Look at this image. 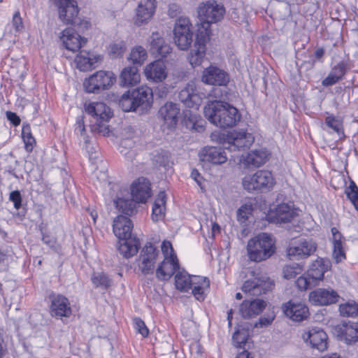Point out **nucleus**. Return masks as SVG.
<instances>
[{"label":"nucleus","instance_id":"1","mask_svg":"<svg viewBox=\"0 0 358 358\" xmlns=\"http://www.w3.org/2000/svg\"><path fill=\"white\" fill-rule=\"evenodd\" d=\"M113 233L120 239L118 250L125 258L135 255L140 247L138 238L133 236L131 231L133 223L126 216L118 215L113 221Z\"/></svg>","mask_w":358,"mask_h":358},{"label":"nucleus","instance_id":"2","mask_svg":"<svg viewBox=\"0 0 358 358\" xmlns=\"http://www.w3.org/2000/svg\"><path fill=\"white\" fill-rule=\"evenodd\" d=\"M205 117L209 122L220 128H231L241 120L238 109L227 103L210 101L203 108Z\"/></svg>","mask_w":358,"mask_h":358},{"label":"nucleus","instance_id":"3","mask_svg":"<svg viewBox=\"0 0 358 358\" xmlns=\"http://www.w3.org/2000/svg\"><path fill=\"white\" fill-rule=\"evenodd\" d=\"M86 113L91 116L90 127L92 132L108 135L107 122L113 116L110 108L103 102H92L85 106Z\"/></svg>","mask_w":358,"mask_h":358},{"label":"nucleus","instance_id":"4","mask_svg":"<svg viewBox=\"0 0 358 358\" xmlns=\"http://www.w3.org/2000/svg\"><path fill=\"white\" fill-rule=\"evenodd\" d=\"M247 250L250 259L259 262L274 254L275 242L270 234L262 233L248 241Z\"/></svg>","mask_w":358,"mask_h":358},{"label":"nucleus","instance_id":"5","mask_svg":"<svg viewBox=\"0 0 358 358\" xmlns=\"http://www.w3.org/2000/svg\"><path fill=\"white\" fill-rule=\"evenodd\" d=\"M329 262L322 258L315 260L305 274L297 278L296 286L306 290L317 286L324 278V273L329 268Z\"/></svg>","mask_w":358,"mask_h":358},{"label":"nucleus","instance_id":"6","mask_svg":"<svg viewBox=\"0 0 358 358\" xmlns=\"http://www.w3.org/2000/svg\"><path fill=\"white\" fill-rule=\"evenodd\" d=\"M225 13V9L222 4L217 3L215 1H208L203 5V47L205 43L210 41L212 34L210 28L211 23H215L221 20ZM203 49V54L204 53Z\"/></svg>","mask_w":358,"mask_h":358},{"label":"nucleus","instance_id":"7","mask_svg":"<svg viewBox=\"0 0 358 358\" xmlns=\"http://www.w3.org/2000/svg\"><path fill=\"white\" fill-rule=\"evenodd\" d=\"M220 140L224 148L234 152L249 148L254 142V137L244 130H234L227 135L223 134Z\"/></svg>","mask_w":358,"mask_h":358},{"label":"nucleus","instance_id":"8","mask_svg":"<svg viewBox=\"0 0 358 358\" xmlns=\"http://www.w3.org/2000/svg\"><path fill=\"white\" fill-rule=\"evenodd\" d=\"M274 183L271 172L266 170H260L253 175L245 176L242 181L244 189L249 192L254 190L270 189Z\"/></svg>","mask_w":358,"mask_h":358},{"label":"nucleus","instance_id":"9","mask_svg":"<svg viewBox=\"0 0 358 358\" xmlns=\"http://www.w3.org/2000/svg\"><path fill=\"white\" fill-rule=\"evenodd\" d=\"M115 81L111 71H99L86 79L83 83L85 90L90 93H98L110 87Z\"/></svg>","mask_w":358,"mask_h":358},{"label":"nucleus","instance_id":"10","mask_svg":"<svg viewBox=\"0 0 358 358\" xmlns=\"http://www.w3.org/2000/svg\"><path fill=\"white\" fill-rule=\"evenodd\" d=\"M192 24L187 17L178 18L173 29V39L176 45L181 50H187L192 42L193 32Z\"/></svg>","mask_w":358,"mask_h":358},{"label":"nucleus","instance_id":"11","mask_svg":"<svg viewBox=\"0 0 358 358\" xmlns=\"http://www.w3.org/2000/svg\"><path fill=\"white\" fill-rule=\"evenodd\" d=\"M159 255V250L152 243H148L141 250L137 259L138 270L143 275L154 273Z\"/></svg>","mask_w":358,"mask_h":358},{"label":"nucleus","instance_id":"12","mask_svg":"<svg viewBox=\"0 0 358 358\" xmlns=\"http://www.w3.org/2000/svg\"><path fill=\"white\" fill-rule=\"evenodd\" d=\"M316 250V243L311 240L301 238L292 242L287 248V256L290 260L307 258Z\"/></svg>","mask_w":358,"mask_h":358},{"label":"nucleus","instance_id":"13","mask_svg":"<svg viewBox=\"0 0 358 358\" xmlns=\"http://www.w3.org/2000/svg\"><path fill=\"white\" fill-rule=\"evenodd\" d=\"M274 283L268 277H255L252 280H246L243 286L242 291L251 296H259L272 290Z\"/></svg>","mask_w":358,"mask_h":358},{"label":"nucleus","instance_id":"14","mask_svg":"<svg viewBox=\"0 0 358 358\" xmlns=\"http://www.w3.org/2000/svg\"><path fill=\"white\" fill-rule=\"evenodd\" d=\"M178 98L186 107L198 110L201 104L200 87L191 82L180 92Z\"/></svg>","mask_w":358,"mask_h":358},{"label":"nucleus","instance_id":"15","mask_svg":"<svg viewBox=\"0 0 358 358\" xmlns=\"http://www.w3.org/2000/svg\"><path fill=\"white\" fill-rule=\"evenodd\" d=\"M302 338L313 349L319 352H324L327 349V335L320 328L315 327L306 331L302 334Z\"/></svg>","mask_w":358,"mask_h":358},{"label":"nucleus","instance_id":"16","mask_svg":"<svg viewBox=\"0 0 358 358\" xmlns=\"http://www.w3.org/2000/svg\"><path fill=\"white\" fill-rule=\"evenodd\" d=\"M282 310L288 318L295 322H301L309 316L308 308L299 301H289L282 306Z\"/></svg>","mask_w":358,"mask_h":358},{"label":"nucleus","instance_id":"17","mask_svg":"<svg viewBox=\"0 0 358 358\" xmlns=\"http://www.w3.org/2000/svg\"><path fill=\"white\" fill-rule=\"evenodd\" d=\"M252 324L246 323L244 326L240 325L234 333L232 339L234 345L238 348V355L236 358H250V353L245 350V345L249 339V331Z\"/></svg>","mask_w":358,"mask_h":358},{"label":"nucleus","instance_id":"18","mask_svg":"<svg viewBox=\"0 0 358 358\" xmlns=\"http://www.w3.org/2000/svg\"><path fill=\"white\" fill-rule=\"evenodd\" d=\"M334 333L340 340L347 343H355L358 341V323L343 321L335 326Z\"/></svg>","mask_w":358,"mask_h":358},{"label":"nucleus","instance_id":"19","mask_svg":"<svg viewBox=\"0 0 358 358\" xmlns=\"http://www.w3.org/2000/svg\"><path fill=\"white\" fill-rule=\"evenodd\" d=\"M59 17L66 24H73L78 14L77 2L74 0H57Z\"/></svg>","mask_w":358,"mask_h":358},{"label":"nucleus","instance_id":"20","mask_svg":"<svg viewBox=\"0 0 358 358\" xmlns=\"http://www.w3.org/2000/svg\"><path fill=\"white\" fill-rule=\"evenodd\" d=\"M59 38L64 47L73 52L79 50L87 43V40L85 38L81 37L71 28L65 29L61 33Z\"/></svg>","mask_w":358,"mask_h":358},{"label":"nucleus","instance_id":"21","mask_svg":"<svg viewBox=\"0 0 358 358\" xmlns=\"http://www.w3.org/2000/svg\"><path fill=\"white\" fill-rule=\"evenodd\" d=\"M203 82L212 85L225 86L229 82V76L222 69L210 66L203 71Z\"/></svg>","mask_w":358,"mask_h":358},{"label":"nucleus","instance_id":"22","mask_svg":"<svg viewBox=\"0 0 358 358\" xmlns=\"http://www.w3.org/2000/svg\"><path fill=\"white\" fill-rule=\"evenodd\" d=\"M339 296L332 289L318 288L309 294L310 301L316 306H326L337 302Z\"/></svg>","mask_w":358,"mask_h":358},{"label":"nucleus","instance_id":"23","mask_svg":"<svg viewBox=\"0 0 358 358\" xmlns=\"http://www.w3.org/2000/svg\"><path fill=\"white\" fill-rule=\"evenodd\" d=\"M50 313L55 317H69L71 313L70 303L66 297L59 294L50 295Z\"/></svg>","mask_w":358,"mask_h":358},{"label":"nucleus","instance_id":"24","mask_svg":"<svg viewBox=\"0 0 358 358\" xmlns=\"http://www.w3.org/2000/svg\"><path fill=\"white\" fill-rule=\"evenodd\" d=\"M179 269L178 258L171 257L164 258V260L155 269L156 278L161 281L169 280Z\"/></svg>","mask_w":358,"mask_h":358},{"label":"nucleus","instance_id":"25","mask_svg":"<svg viewBox=\"0 0 358 358\" xmlns=\"http://www.w3.org/2000/svg\"><path fill=\"white\" fill-rule=\"evenodd\" d=\"M180 108L176 103L167 102L159 110V115L169 129L174 128L178 121Z\"/></svg>","mask_w":358,"mask_h":358},{"label":"nucleus","instance_id":"26","mask_svg":"<svg viewBox=\"0 0 358 358\" xmlns=\"http://www.w3.org/2000/svg\"><path fill=\"white\" fill-rule=\"evenodd\" d=\"M131 194L133 199L139 203H145L151 196L150 183L145 178H138L132 184Z\"/></svg>","mask_w":358,"mask_h":358},{"label":"nucleus","instance_id":"27","mask_svg":"<svg viewBox=\"0 0 358 358\" xmlns=\"http://www.w3.org/2000/svg\"><path fill=\"white\" fill-rule=\"evenodd\" d=\"M144 73L147 79L155 83L163 81L167 77V71L164 62L158 59L148 64Z\"/></svg>","mask_w":358,"mask_h":358},{"label":"nucleus","instance_id":"28","mask_svg":"<svg viewBox=\"0 0 358 358\" xmlns=\"http://www.w3.org/2000/svg\"><path fill=\"white\" fill-rule=\"evenodd\" d=\"M131 96L137 109H148L152 103V90L147 86H142L134 90Z\"/></svg>","mask_w":358,"mask_h":358},{"label":"nucleus","instance_id":"29","mask_svg":"<svg viewBox=\"0 0 358 358\" xmlns=\"http://www.w3.org/2000/svg\"><path fill=\"white\" fill-rule=\"evenodd\" d=\"M155 0H141L136 8V24L141 25L148 22L155 10Z\"/></svg>","mask_w":358,"mask_h":358},{"label":"nucleus","instance_id":"30","mask_svg":"<svg viewBox=\"0 0 358 358\" xmlns=\"http://www.w3.org/2000/svg\"><path fill=\"white\" fill-rule=\"evenodd\" d=\"M296 213L292 206L280 203L270 214L271 219L276 223L290 222L296 216Z\"/></svg>","mask_w":358,"mask_h":358},{"label":"nucleus","instance_id":"31","mask_svg":"<svg viewBox=\"0 0 358 358\" xmlns=\"http://www.w3.org/2000/svg\"><path fill=\"white\" fill-rule=\"evenodd\" d=\"M265 306V301L261 299L244 301L240 306L239 312L243 317L248 319L260 314Z\"/></svg>","mask_w":358,"mask_h":358},{"label":"nucleus","instance_id":"32","mask_svg":"<svg viewBox=\"0 0 358 358\" xmlns=\"http://www.w3.org/2000/svg\"><path fill=\"white\" fill-rule=\"evenodd\" d=\"M150 44L151 53L156 55V56L165 57L171 53L172 50L170 45L166 43L164 39L157 32L152 33L150 36Z\"/></svg>","mask_w":358,"mask_h":358},{"label":"nucleus","instance_id":"33","mask_svg":"<svg viewBox=\"0 0 358 358\" xmlns=\"http://www.w3.org/2000/svg\"><path fill=\"white\" fill-rule=\"evenodd\" d=\"M101 60L100 56H94L86 51H80L75 58L76 67L82 71L95 68V64Z\"/></svg>","mask_w":358,"mask_h":358},{"label":"nucleus","instance_id":"34","mask_svg":"<svg viewBox=\"0 0 358 358\" xmlns=\"http://www.w3.org/2000/svg\"><path fill=\"white\" fill-rule=\"evenodd\" d=\"M348 71V65L344 62L338 63L331 68L327 77L322 81L324 87L331 86L342 80Z\"/></svg>","mask_w":358,"mask_h":358},{"label":"nucleus","instance_id":"35","mask_svg":"<svg viewBox=\"0 0 358 358\" xmlns=\"http://www.w3.org/2000/svg\"><path fill=\"white\" fill-rule=\"evenodd\" d=\"M140 80L141 76L136 66H127L122 69L120 75V83L123 87H133Z\"/></svg>","mask_w":358,"mask_h":358},{"label":"nucleus","instance_id":"36","mask_svg":"<svg viewBox=\"0 0 358 358\" xmlns=\"http://www.w3.org/2000/svg\"><path fill=\"white\" fill-rule=\"evenodd\" d=\"M121 135L122 139L120 143V152L125 156L129 155L128 157L131 158L134 155L131 148L134 145L132 138L134 137L135 130L131 126L126 127L122 129Z\"/></svg>","mask_w":358,"mask_h":358},{"label":"nucleus","instance_id":"37","mask_svg":"<svg viewBox=\"0 0 358 358\" xmlns=\"http://www.w3.org/2000/svg\"><path fill=\"white\" fill-rule=\"evenodd\" d=\"M203 161H208L214 164H221L227 162L226 152L217 147H209L203 149Z\"/></svg>","mask_w":358,"mask_h":358},{"label":"nucleus","instance_id":"38","mask_svg":"<svg viewBox=\"0 0 358 358\" xmlns=\"http://www.w3.org/2000/svg\"><path fill=\"white\" fill-rule=\"evenodd\" d=\"M333 257L337 263L345 259V253L343 248V236L336 228H331Z\"/></svg>","mask_w":358,"mask_h":358},{"label":"nucleus","instance_id":"39","mask_svg":"<svg viewBox=\"0 0 358 358\" xmlns=\"http://www.w3.org/2000/svg\"><path fill=\"white\" fill-rule=\"evenodd\" d=\"M166 195L164 192H160L155 199L153 207L152 219L155 222L162 220L165 216V204Z\"/></svg>","mask_w":358,"mask_h":358},{"label":"nucleus","instance_id":"40","mask_svg":"<svg viewBox=\"0 0 358 358\" xmlns=\"http://www.w3.org/2000/svg\"><path fill=\"white\" fill-rule=\"evenodd\" d=\"M268 155L267 151L264 149L252 150L248 154L245 160L248 165L259 167L266 162Z\"/></svg>","mask_w":358,"mask_h":358},{"label":"nucleus","instance_id":"41","mask_svg":"<svg viewBox=\"0 0 358 358\" xmlns=\"http://www.w3.org/2000/svg\"><path fill=\"white\" fill-rule=\"evenodd\" d=\"M196 284L190 275L185 271H178L175 275V285L181 292H188Z\"/></svg>","mask_w":358,"mask_h":358},{"label":"nucleus","instance_id":"42","mask_svg":"<svg viewBox=\"0 0 358 358\" xmlns=\"http://www.w3.org/2000/svg\"><path fill=\"white\" fill-rule=\"evenodd\" d=\"M114 204L120 212L127 215H131L136 211V201L134 199L118 197L114 200Z\"/></svg>","mask_w":358,"mask_h":358},{"label":"nucleus","instance_id":"43","mask_svg":"<svg viewBox=\"0 0 358 358\" xmlns=\"http://www.w3.org/2000/svg\"><path fill=\"white\" fill-rule=\"evenodd\" d=\"M201 42L199 36H197L194 44V47L192 49H191L189 55L188 57L189 62L193 67L200 66L201 64Z\"/></svg>","mask_w":358,"mask_h":358},{"label":"nucleus","instance_id":"44","mask_svg":"<svg viewBox=\"0 0 358 358\" xmlns=\"http://www.w3.org/2000/svg\"><path fill=\"white\" fill-rule=\"evenodd\" d=\"M339 312L343 317H357L358 316V303L352 301L341 304Z\"/></svg>","mask_w":358,"mask_h":358},{"label":"nucleus","instance_id":"45","mask_svg":"<svg viewBox=\"0 0 358 358\" xmlns=\"http://www.w3.org/2000/svg\"><path fill=\"white\" fill-rule=\"evenodd\" d=\"M147 58V52L142 46H136L132 48L129 59L135 64L141 65Z\"/></svg>","mask_w":358,"mask_h":358},{"label":"nucleus","instance_id":"46","mask_svg":"<svg viewBox=\"0 0 358 358\" xmlns=\"http://www.w3.org/2000/svg\"><path fill=\"white\" fill-rule=\"evenodd\" d=\"M153 161L157 166L167 169L172 164L170 153L165 150L159 152L154 156Z\"/></svg>","mask_w":358,"mask_h":358},{"label":"nucleus","instance_id":"47","mask_svg":"<svg viewBox=\"0 0 358 358\" xmlns=\"http://www.w3.org/2000/svg\"><path fill=\"white\" fill-rule=\"evenodd\" d=\"M92 282L96 287L102 289L108 288L111 284L110 280L103 273H94L92 276Z\"/></svg>","mask_w":358,"mask_h":358},{"label":"nucleus","instance_id":"48","mask_svg":"<svg viewBox=\"0 0 358 358\" xmlns=\"http://www.w3.org/2000/svg\"><path fill=\"white\" fill-rule=\"evenodd\" d=\"M345 193L348 198L358 210V187L353 180H350L349 186L345 189Z\"/></svg>","mask_w":358,"mask_h":358},{"label":"nucleus","instance_id":"49","mask_svg":"<svg viewBox=\"0 0 358 358\" xmlns=\"http://www.w3.org/2000/svg\"><path fill=\"white\" fill-rule=\"evenodd\" d=\"M22 136L25 144V149L28 152L33 150V145L35 143V138L32 136L31 129L29 125H24L22 130Z\"/></svg>","mask_w":358,"mask_h":358},{"label":"nucleus","instance_id":"50","mask_svg":"<svg viewBox=\"0 0 358 358\" xmlns=\"http://www.w3.org/2000/svg\"><path fill=\"white\" fill-rule=\"evenodd\" d=\"M301 267L299 264L293 263L292 264L285 265L283 268V277L286 279H292L301 273Z\"/></svg>","mask_w":358,"mask_h":358},{"label":"nucleus","instance_id":"51","mask_svg":"<svg viewBox=\"0 0 358 358\" xmlns=\"http://www.w3.org/2000/svg\"><path fill=\"white\" fill-rule=\"evenodd\" d=\"M325 124L327 126L336 132L338 135L343 134L342 121L338 118H336L334 116H327L325 119Z\"/></svg>","mask_w":358,"mask_h":358},{"label":"nucleus","instance_id":"52","mask_svg":"<svg viewBox=\"0 0 358 358\" xmlns=\"http://www.w3.org/2000/svg\"><path fill=\"white\" fill-rule=\"evenodd\" d=\"M120 105L124 111L136 110L137 108L134 106L132 97L129 94H124L120 100Z\"/></svg>","mask_w":358,"mask_h":358},{"label":"nucleus","instance_id":"53","mask_svg":"<svg viewBox=\"0 0 358 358\" xmlns=\"http://www.w3.org/2000/svg\"><path fill=\"white\" fill-rule=\"evenodd\" d=\"M126 50L124 42L114 43L110 45V54L113 57H122Z\"/></svg>","mask_w":358,"mask_h":358},{"label":"nucleus","instance_id":"54","mask_svg":"<svg viewBox=\"0 0 358 358\" xmlns=\"http://www.w3.org/2000/svg\"><path fill=\"white\" fill-rule=\"evenodd\" d=\"M162 252L164 257L166 258L169 257L173 258H177L176 253L174 252L173 248L171 243L169 241H164L162 243Z\"/></svg>","mask_w":358,"mask_h":358},{"label":"nucleus","instance_id":"55","mask_svg":"<svg viewBox=\"0 0 358 358\" xmlns=\"http://www.w3.org/2000/svg\"><path fill=\"white\" fill-rule=\"evenodd\" d=\"M134 324L135 328L143 337H146L148 336L149 331L147 327L145 326V322L141 320L140 318L134 319Z\"/></svg>","mask_w":358,"mask_h":358},{"label":"nucleus","instance_id":"56","mask_svg":"<svg viewBox=\"0 0 358 358\" xmlns=\"http://www.w3.org/2000/svg\"><path fill=\"white\" fill-rule=\"evenodd\" d=\"M9 199L14 203V207L19 209L22 205L21 194L19 191H13L10 193Z\"/></svg>","mask_w":358,"mask_h":358},{"label":"nucleus","instance_id":"57","mask_svg":"<svg viewBox=\"0 0 358 358\" xmlns=\"http://www.w3.org/2000/svg\"><path fill=\"white\" fill-rule=\"evenodd\" d=\"M13 26L15 31H19L24 28L22 19L20 17L19 11L15 13L12 20Z\"/></svg>","mask_w":358,"mask_h":358},{"label":"nucleus","instance_id":"58","mask_svg":"<svg viewBox=\"0 0 358 358\" xmlns=\"http://www.w3.org/2000/svg\"><path fill=\"white\" fill-rule=\"evenodd\" d=\"M273 320V317H261L257 322L254 324V327H266L271 324Z\"/></svg>","mask_w":358,"mask_h":358},{"label":"nucleus","instance_id":"59","mask_svg":"<svg viewBox=\"0 0 358 358\" xmlns=\"http://www.w3.org/2000/svg\"><path fill=\"white\" fill-rule=\"evenodd\" d=\"M84 118H85V117H78L77 120L76 130L80 136H84L85 134Z\"/></svg>","mask_w":358,"mask_h":358},{"label":"nucleus","instance_id":"60","mask_svg":"<svg viewBox=\"0 0 358 358\" xmlns=\"http://www.w3.org/2000/svg\"><path fill=\"white\" fill-rule=\"evenodd\" d=\"M6 117L15 126H17L20 124V119L15 113L7 111Z\"/></svg>","mask_w":358,"mask_h":358},{"label":"nucleus","instance_id":"61","mask_svg":"<svg viewBox=\"0 0 358 358\" xmlns=\"http://www.w3.org/2000/svg\"><path fill=\"white\" fill-rule=\"evenodd\" d=\"M199 176H200V173H199V171L196 169H193L192 171V173H191V177L192 179H194L196 182V183L198 184V185L199 187H201V182L200 180H199Z\"/></svg>","mask_w":358,"mask_h":358},{"label":"nucleus","instance_id":"62","mask_svg":"<svg viewBox=\"0 0 358 358\" xmlns=\"http://www.w3.org/2000/svg\"><path fill=\"white\" fill-rule=\"evenodd\" d=\"M201 287L199 285L195 286L192 289V292L194 295V296L197 299L198 301H200L201 299Z\"/></svg>","mask_w":358,"mask_h":358},{"label":"nucleus","instance_id":"63","mask_svg":"<svg viewBox=\"0 0 358 358\" xmlns=\"http://www.w3.org/2000/svg\"><path fill=\"white\" fill-rule=\"evenodd\" d=\"M315 62L313 60H309L303 62L301 65V68H305L306 69H311L313 68Z\"/></svg>","mask_w":358,"mask_h":358},{"label":"nucleus","instance_id":"64","mask_svg":"<svg viewBox=\"0 0 358 358\" xmlns=\"http://www.w3.org/2000/svg\"><path fill=\"white\" fill-rule=\"evenodd\" d=\"M220 227L217 223H213L211 229V236L213 238L216 234L220 233Z\"/></svg>","mask_w":358,"mask_h":358}]
</instances>
